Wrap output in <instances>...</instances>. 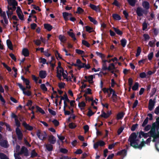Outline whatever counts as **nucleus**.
<instances>
[{
    "instance_id": "nucleus-1",
    "label": "nucleus",
    "mask_w": 159,
    "mask_h": 159,
    "mask_svg": "<svg viewBox=\"0 0 159 159\" xmlns=\"http://www.w3.org/2000/svg\"><path fill=\"white\" fill-rule=\"evenodd\" d=\"M131 146L134 148H139V135L138 133H133L131 134L128 139Z\"/></svg>"
},
{
    "instance_id": "nucleus-2",
    "label": "nucleus",
    "mask_w": 159,
    "mask_h": 159,
    "mask_svg": "<svg viewBox=\"0 0 159 159\" xmlns=\"http://www.w3.org/2000/svg\"><path fill=\"white\" fill-rule=\"evenodd\" d=\"M150 136L153 138L152 140L153 142H156L155 143V147L156 150L159 152V148L157 146V144L159 143V131H157V135H150Z\"/></svg>"
},
{
    "instance_id": "nucleus-3",
    "label": "nucleus",
    "mask_w": 159,
    "mask_h": 159,
    "mask_svg": "<svg viewBox=\"0 0 159 159\" xmlns=\"http://www.w3.org/2000/svg\"><path fill=\"white\" fill-rule=\"evenodd\" d=\"M20 148V147L18 146H16V153H17L18 154H23L25 156L28 155V150L26 148L24 147L22 148L21 151L20 152H19V150Z\"/></svg>"
},
{
    "instance_id": "nucleus-4",
    "label": "nucleus",
    "mask_w": 159,
    "mask_h": 159,
    "mask_svg": "<svg viewBox=\"0 0 159 159\" xmlns=\"http://www.w3.org/2000/svg\"><path fill=\"white\" fill-rule=\"evenodd\" d=\"M157 125L156 123H153L151 126L150 130L148 132V133L150 134V135H157V132H156V129Z\"/></svg>"
},
{
    "instance_id": "nucleus-5",
    "label": "nucleus",
    "mask_w": 159,
    "mask_h": 159,
    "mask_svg": "<svg viewBox=\"0 0 159 159\" xmlns=\"http://www.w3.org/2000/svg\"><path fill=\"white\" fill-rule=\"evenodd\" d=\"M155 98H154L153 100L152 99H151L149 100L148 108L150 111H152L154 107L155 104Z\"/></svg>"
},
{
    "instance_id": "nucleus-6",
    "label": "nucleus",
    "mask_w": 159,
    "mask_h": 159,
    "mask_svg": "<svg viewBox=\"0 0 159 159\" xmlns=\"http://www.w3.org/2000/svg\"><path fill=\"white\" fill-rule=\"evenodd\" d=\"M65 71L61 67H57V76L60 80L61 79V73L63 74Z\"/></svg>"
},
{
    "instance_id": "nucleus-7",
    "label": "nucleus",
    "mask_w": 159,
    "mask_h": 159,
    "mask_svg": "<svg viewBox=\"0 0 159 159\" xmlns=\"http://www.w3.org/2000/svg\"><path fill=\"white\" fill-rule=\"evenodd\" d=\"M16 12L20 19L21 20H23L24 15L22 13L21 9L19 7H17Z\"/></svg>"
},
{
    "instance_id": "nucleus-8",
    "label": "nucleus",
    "mask_w": 159,
    "mask_h": 159,
    "mask_svg": "<svg viewBox=\"0 0 159 159\" xmlns=\"http://www.w3.org/2000/svg\"><path fill=\"white\" fill-rule=\"evenodd\" d=\"M8 10L6 11V12L8 17L10 18L11 15L13 14V12L16 9H14L13 8L9 6H7Z\"/></svg>"
},
{
    "instance_id": "nucleus-9",
    "label": "nucleus",
    "mask_w": 159,
    "mask_h": 159,
    "mask_svg": "<svg viewBox=\"0 0 159 159\" xmlns=\"http://www.w3.org/2000/svg\"><path fill=\"white\" fill-rule=\"evenodd\" d=\"M8 4L9 7L12 6V7L14 9H16V6L17 5V2L15 0H7Z\"/></svg>"
},
{
    "instance_id": "nucleus-10",
    "label": "nucleus",
    "mask_w": 159,
    "mask_h": 159,
    "mask_svg": "<svg viewBox=\"0 0 159 159\" xmlns=\"http://www.w3.org/2000/svg\"><path fill=\"white\" fill-rule=\"evenodd\" d=\"M16 132L18 138L19 139H21L23 137V134L22 131L19 127H17L16 128Z\"/></svg>"
},
{
    "instance_id": "nucleus-11",
    "label": "nucleus",
    "mask_w": 159,
    "mask_h": 159,
    "mask_svg": "<svg viewBox=\"0 0 159 159\" xmlns=\"http://www.w3.org/2000/svg\"><path fill=\"white\" fill-rule=\"evenodd\" d=\"M37 135L39 138L41 140H43L47 136L45 133L41 132L39 131H37Z\"/></svg>"
},
{
    "instance_id": "nucleus-12",
    "label": "nucleus",
    "mask_w": 159,
    "mask_h": 159,
    "mask_svg": "<svg viewBox=\"0 0 159 159\" xmlns=\"http://www.w3.org/2000/svg\"><path fill=\"white\" fill-rule=\"evenodd\" d=\"M105 144V143L102 140H100L94 143L93 145V148L95 149H96L98 146H102Z\"/></svg>"
},
{
    "instance_id": "nucleus-13",
    "label": "nucleus",
    "mask_w": 159,
    "mask_h": 159,
    "mask_svg": "<svg viewBox=\"0 0 159 159\" xmlns=\"http://www.w3.org/2000/svg\"><path fill=\"white\" fill-rule=\"evenodd\" d=\"M151 141V137L148 138L146 141H143L140 143V150L141 149L143 146L145 145V144H148Z\"/></svg>"
},
{
    "instance_id": "nucleus-14",
    "label": "nucleus",
    "mask_w": 159,
    "mask_h": 159,
    "mask_svg": "<svg viewBox=\"0 0 159 159\" xmlns=\"http://www.w3.org/2000/svg\"><path fill=\"white\" fill-rule=\"evenodd\" d=\"M21 79L23 80L24 83L26 85V89H30L31 88L30 86L29 85L30 81L27 79L25 78L23 76L21 77Z\"/></svg>"
},
{
    "instance_id": "nucleus-15",
    "label": "nucleus",
    "mask_w": 159,
    "mask_h": 159,
    "mask_svg": "<svg viewBox=\"0 0 159 159\" xmlns=\"http://www.w3.org/2000/svg\"><path fill=\"white\" fill-rule=\"evenodd\" d=\"M72 65L75 66H77L80 68H81L84 67V63H82L79 59H77L76 61V63L73 64Z\"/></svg>"
},
{
    "instance_id": "nucleus-16",
    "label": "nucleus",
    "mask_w": 159,
    "mask_h": 159,
    "mask_svg": "<svg viewBox=\"0 0 159 159\" xmlns=\"http://www.w3.org/2000/svg\"><path fill=\"white\" fill-rule=\"evenodd\" d=\"M111 114V111H108L107 113L102 111L100 116L105 118H107Z\"/></svg>"
},
{
    "instance_id": "nucleus-17",
    "label": "nucleus",
    "mask_w": 159,
    "mask_h": 159,
    "mask_svg": "<svg viewBox=\"0 0 159 159\" xmlns=\"http://www.w3.org/2000/svg\"><path fill=\"white\" fill-rule=\"evenodd\" d=\"M115 67L114 64L113 63H111L109 64L108 67V70L110 71L111 73H114Z\"/></svg>"
},
{
    "instance_id": "nucleus-18",
    "label": "nucleus",
    "mask_w": 159,
    "mask_h": 159,
    "mask_svg": "<svg viewBox=\"0 0 159 159\" xmlns=\"http://www.w3.org/2000/svg\"><path fill=\"white\" fill-rule=\"evenodd\" d=\"M94 77L95 76L94 75H90L88 77L85 76L84 78L89 83H93V79L94 78Z\"/></svg>"
},
{
    "instance_id": "nucleus-19",
    "label": "nucleus",
    "mask_w": 159,
    "mask_h": 159,
    "mask_svg": "<svg viewBox=\"0 0 159 159\" xmlns=\"http://www.w3.org/2000/svg\"><path fill=\"white\" fill-rule=\"evenodd\" d=\"M22 125L26 129L29 130H31L33 129L32 126L30 125L25 122H23Z\"/></svg>"
},
{
    "instance_id": "nucleus-20",
    "label": "nucleus",
    "mask_w": 159,
    "mask_h": 159,
    "mask_svg": "<svg viewBox=\"0 0 159 159\" xmlns=\"http://www.w3.org/2000/svg\"><path fill=\"white\" fill-rule=\"evenodd\" d=\"M67 73L66 70L63 72L62 74V76L64 79H66L67 81H71V78L70 76H68L67 75Z\"/></svg>"
},
{
    "instance_id": "nucleus-21",
    "label": "nucleus",
    "mask_w": 159,
    "mask_h": 159,
    "mask_svg": "<svg viewBox=\"0 0 159 159\" xmlns=\"http://www.w3.org/2000/svg\"><path fill=\"white\" fill-rule=\"evenodd\" d=\"M148 13V10L143 9L140 7V17L143 16V14L147 15Z\"/></svg>"
},
{
    "instance_id": "nucleus-22",
    "label": "nucleus",
    "mask_w": 159,
    "mask_h": 159,
    "mask_svg": "<svg viewBox=\"0 0 159 159\" xmlns=\"http://www.w3.org/2000/svg\"><path fill=\"white\" fill-rule=\"evenodd\" d=\"M142 5L143 8L146 10H148L150 8V4L148 1L143 2Z\"/></svg>"
},
{
    "instance_id": "nucleus-23",
    "label": "nucleus",
    "mask_w": 159,
    "mask_h": 159,
    "mask_svg": "<svg viewBox=\"0 0 159 159\" xmlns=\"http://www.w3.org/2000/svg\"><path fill=\"white\" fill-rule=\"evenodd\" d=\"M90 7L92 9L97 12L100 11V9L98 6H96L92 4H90Z\"/></svg>"
},
{
    "instance_id": "nucleus-24",
    "label": "nucleus",
    "mask_w": 159,
    "mask_h": 159,
    "mask_svg": "<svg viewBox=\"0 0 159 159\" xmlns=\"http://www.w3.org/2000/svg\"><path fill=\"white\" fill-rule=\"evenodd\" d=\"M47 75V74L46 71L44 70H41L39 72V76L40 77L42 78H44Z\"/></svg>"
},
{
    "instance_id": "nucleus-25",
    "label": "nucleus",
    "mask_w": 159,
    "mask_h": 159,
    "mask_svg": "<svg viewBox=\"0 0 159 159\" xmlns=\"http://www.w3.org/2000/svg\"><path fill=\"white\" fill-rule=\"evenodd\" d=\"M62 14L63 18L65 20H68V16H71L72 15L71 13H67L66 12H63Z\"/></svg>"
},
{
    "instance_id": "nucleus-26",
    "label": "nucleus",
    "mask_w": 159,
    "mask_h": 159,
    "mask_svg": "<svg viewBox=\"0 0 159 159\" xmlns=\"http://www.w3.org/2000/svg\"><path fill=\"white\" fill-rule=\"evenodd\" d=\"M59 39L61 42L62 43H64L66 40V37L65 36L62 34H61L59 35Z\"/></svg>"
},
{
    "instance_id": "nucleus-27",
    "label": "nucleus",
    "mask_w": 159,
    "mask_h": 159,
    "mask_svg": "<svg viewBox=\"0 0 159 159\" xmlns=\"http://www.w3.org/2000/svg\"><path fill=\"white\" fill-rule=\"evenodd\" d=\"M86 106V104L84 102H79L78 104V106L81 110L84 109V108Z\"/></svg>"
},
{
    "instance_id": "nucleus-28",
    "label": "nucleus",
    "mask_w": 159,
    "mask_h": 159,
    "mask_svg": "<svg viewBox=\"0 0 159 159\" xmlns=\"http://www.w3.org/2000/svg\"><path fill=\"white\" fill-rule=\"evenodd\" d=\"M49 142L52 144H54L56 142L55 138L52 135H51L49 136Z\"/></svg>"
},
{
    "instance_id": "nucleus-29",
    "label": "nucleus",
    "mask_w": 159,
    "mask_h": 159,
    "mask_svg": "<svg viewBox=\"0 0 159 159\" xmlns=\"http://www.w3.org/2000/svg\"><path fill=\"white\" fill-rule=\"evenodd\" d=\"M1 13V16L3 18L4 20V21L6 23H7V16L5 12V11H1L0 12Z\"/></svg>"
},
{
    "instance_id": "nucleus-30",
    "label": "nucleus",
    "mask_w": 159,
    "mask_h": 159,
    "mask_svg": "<svg viewBox=\"0 0 159 159\" xmlns=\"http://www.w3.org/2000/svg\"><path fill=\"white\" fill-rule=\"evenodd\" d=\"M44 28L49 31L51 30L52 28V26L50 24H45L44 25Z\"/></svg>"
},
{
    "instance_id": "nucleus-31",
    "label": "nucleus",
    "mask_w": 159,
    "mask_h": 159,
    "mask_svg": "<svg viewBox=\"0 0 159 159\" xmlns=\"http://www.w3.org/2000/svg\"><path fill=\"white\" fill-rule=\"evenodd\" d=\"M1 145L4 147L7 148L8 147V145L7 143V141L6 140H3L0 143Z\"/></svg>"
},
{
    "instance_id": "nucleus-32",
    "label": "nucleus",
    "mask_w": 159,
    "mask_h": 159,
    "mask_svg": "<svg viewBox=\"0 0 159 159\" xmlns=\"http://www.w3.org/2000/svg\"><path fill=\"white\" fill-rule=\"evenodd\" d=\"M7 44L8 48L11 50L13 49V47L11 42L9 40H7Z\"/></svg>"
},
{
    "instance_id": "nucleus-33",
    "label": "nucleus",
    "mask_w": 159,
    "mask_h": 159,
    "mask_svg": "<svg viewBox=\"0 0 159 159\" xmlns=\"http://www.w3.org/2000/svg\"><path fill=\"white\" fill-rule=\"evenodd\" d=\"M67 33L73 39V40H76L75 34L74 33H73L72 32L68 31Z\"/></svg>"
},
{
    "instance_id": "nucleus-34",
    "label": "nucleus",
    "mask_w": 159,
    "mask_h": 159,
    "mask_svg": "<svg viewBox=\"0 0 159 159\" xmlns=\"http://www.w3.org/2000/svg\"><path fill=\"white\" fill-rule=\"evenodd\" d=\"M22 53L25 56H28L29 54V51L27 49L24 48L22 50Z\"/></svg>"
},
{
    "instance_id": "nucleus-35",
    "label": "nucleus",
    "mask_w": 159,
    "mask_h": 159,
    "mask_svg": "<svg viewBox=\"0 0 159 159\" xmlns=\"http://www.w3.org/2000/svg\"><path fill=\"white\" fill-rule=\"evenodd\" d=\"M112 16L114 19L116 20H119L121 19L120 16L117 14H113Z\"/></svg>"
},
{
    "instance_id": "nucleus-36",
    "label": "nucleus",
    "mask_w": 159,
    "mask_h": 159,
    "mask_svg": "<svg viewBox=\"0 0 159 159\" xmlns=\"http://www.w3.org/2000/svg\"><path fill=\"white\" fill-rule=\"evenodd\" d=\"M111 94H112L111 98L112 99L113 101L114 102H115L117 100V96L116 95L114 91V92H113Z\"/></svg>"
},
{
    "instance_id": "nucleus-37",
    "label": "nucleus",
    "mask_w": 159,
    "mask_h": 159,
    "mask_svg": "<svg viewBox=\"0 0 159 159\" xmlns=\"http://www.w3.org/2000/svg\"><path fill=\"white\" fill-rule=\"evenodd\" d=\"M128 1L130 5L134 6L137 0H128Z\"/></svg>"
},
{
    "instance_id": "nucleus-38",
    "label": "nucleus",
    "mask_w": 159,
    "mask_h": 159,
    "mask_svg": "<svg viewBox=\"0 0 159 159\" xmlns=\"http://www.w3.org/2000/svg\"><path fill=\"white\" fill-rule=\"evenodd\" d=\"M141 134L142 135L144 138H146L149 136L148 133H144L143 132L141 131H140V139L141 138L140 135Z\"/></svg>"
},
{
    "instance_id": "nucleus-39",
    "label": "nucleus",
    "mask_w": 159,
    "mask_h": 159,
    "mask_svg": "<svg viewBox=\"0 0 159 159\" xmlns=\"http://www.w3.org/2000/svg\"><path fill=\"white\" fill-rule=\"evenodd\" d=\"M124 116V113L123 112H120L118 113L117 116V120L121 119Z\"/></svg>"
},
{
    "instance_id": "nucleus-40",
    "label": "nucleus",
    "mask_w": 159,
    "mask_h": 159,
    "mask_svg": "<svg viewBox=\"0 0 159 159\" xmlns=\"http://www.w3.org/2000/svg\"><path fill=\"white\" fill-rule=\"evenodd\" d=\"M22 91L24 94L27 96H30L31 94L30 91L29 90H26V89Z\"/></svg>"
},
{
    "instance_id": "nucleus-41",
    "label": "nucleus",
    "mask_w": 159,
    "mask_h": 159,
    "mask_svg": "<svg viewBox=\"0 0 159 159\" xmlns=\"http://www.w3.org/2000/svg\"><path fill=\"white\" fill-rule=\"evenodd\" d=\"M35 108L37 110V111H39L42 114H44L45 113L44 111L41 108L39 107L38 106H36Z\"/></svg>"
},
{
    "instance_id": "nucleus-42",
    "label": "nucleus",
    "mask_w": 159,
    "mask_h": 159,
    "mask_svg": "<svg viewBox=\"0 0 159 159\" xmlns=\"http://www.w3.org/2000/svg\"><path fill=\"white\" fill-rule=\"evenodd\" d=\"M88 18L90 20L93 22L94 24L96 25L98 24L97 21L93 18L89 16L88 17Z\"/></svg>"
},
{
    "instance_id": "nucleus-43",
    "label": "nucleus",
    "mask_w": 159,
    "mask_h": 159,
    "mask_svg": "<svg viewBox=\"0 0 159 159\" xmlns=\"http://www.w3.org/2000/svg\"><path fill=\"white\" fill-rule=\"evenodd\" d=\"M47 149L48 151H52V146L50 144H48L46 145Z\"/></svg>"
},
{
    "instance_id": "nucleus-44",
    "label": "nucleus",
    "mask_w": 159,
    "mask_h": 159,
    "mask_svg": "<svg viewBox=\"0 0 159 159\" xmlns=\"http://www.w3.org/2000/svg\"><path fill=\"white\" fill-rule=\"evenodd\" d=\"M113 29L115 31L118 35H121L122 34V32L119 29L116 28H113Z\"/></svg>"
},
{
    "instance_id": "nucleus-45",
    "label": "nucleus",
    "mask_w": 159,
    "mask_h": 159,
    "mask_svg": "<svg viewBox=\"0 0 159 159\" xmlns=\"http://www.w3.org/2000/svg\"><path fill=\"white\" fill-rule=\"evenodd\" d=\"M127 154L126 151L125 150H123L118 153L117 155H122L123 156H125Z\"/></svg>"
},
{
    "instance_id": "nucleus-46",
    "label": "nucleus",
    "mask_w": 159,
    "mask_h": 159,
    "mask_svg": "<svg viewBox=\"0 0 159 159\" xmlns=\"http://www.w3.org/2000/svg\"><path fill=\"white\" fill-rule=\"evenodd\" d=\"M41 89L44 91H46L47 90V89L45 85L44 84H42L40 85Z\"/></svg>"
},
{
    "instance_id": "nucleus-47",
    "label": "nucleus",
    "mask_w": 159,
    "mask_h": 159,
    "mask_svg": "<svg viewBox=\"0 0 159 159\" xmlns=\"http://www.w3.org/2000/svg\"><path fill=\"white\" fill-rule=\"evenodd\" d=\"M121 44L123 47H125L126 43V40L125 39H123L120 41Z\"/></svg>"
},
{
    "instance_id": "nucleus-48",
    "label": "nucleus",
    "mask_w": 159,
    "mask_h": 159,
    "mask_svg": "<svg viewBox=\"0 0 159 159\" xmlns=\"http://www.w3.org/2000/svg\"><path fill=\"white\" fill-rule=\"evenodd\" d=\"M155 123H156V128L157 131L159 129V117L156 119V121Z\"/></svg>"
},
{
    "instance_id": "nucleus-49",
    "label": "nucleus",
    "mask_w": 159,
    "mask_h": 159,
    "mask_svg": "<svg viewBox=\"0 0 159 159\" xmlns=\"http://www.w3.org/2000/svg\"><path fill=\"white\" fill-rule=\"evenodd\" d=\"M138 125H139L137 124L133 125L132 126L131 129L133 131L135 130L138 127Z\"/></svg>"
},
{
    "instance_id": "nucleus-50",
    "label": "nucleus",
    "mask_w": 159,
    "mask_h": 159,
    "mask_svg": "<svg viewBox=\"0 0 159 159\" xmlns=\"http://www.w3.org/2000/svg\"><path fill=\"white\" fill-rule=\"evenodd\" d=\"M143 37L145 41L148 40L150 38V36L148 34H144L143 35Z\"/></svg>"
},
{
    "instance_id": "nucleus-51",
    "label": "nucleus",
    "mask_w": 159,
    "mask_h": 159,
    "mask_svg": "<svg viewBox=\"0 0 159 159\" xmlns=\"http://www.w3.org/2000/svg\"><path fill=\"white\" fill-rule=\"evenodd\" d=\"M153 56V53L152 52H150L148 55V59L149 61H151L152 59Z\"/></svg>"
},
{
    "instance_id": "nucleus-52",
    "label": "nucleus",
    "mask_w": 159,
    "mask_h": 159,
    "mask_svg": "<svg viewBox=\"0 0 159 159\" xmlns=\"http://www.w3.org/2000/svg\"><path fill=\"white\" fill-rule=\"evenodd\" d=\"M86 31L89 32V33H90L93 30V29L91 27L87 26L85 27Z\"/></svg>"
},
{
    "instance_id": "nucleus-53",
    "label": "nucleus",
    "mask_w": 159,
    "mask_h": 159,
    "mask_svg": "<svg viewBox=\"0 0 159 159\" xmlns=\"http://www.w3.org/2000/svg\"><path fill=\"white\" fill-rule=\"evenodd\" d=\"M142 26L143 30H146L147 28L148 25L147 23L145 22L143 24Z\"/></svg>"
},
{
    "instance_id": "nucleus-54",
    "label": "nucleus",
    "mask_w": 159,
    "mask_h": 159,
    "mask_svg": "<svg viewBox=\"0 0 159 159\" xmlns=\"http://www.w3.org/2000/svg\"><path fill=\"white\" fill-rule=\"evenodd\" d=\"M0 158L1 159H8V158L4 154H0Z\"/></svg>"
},
{
    "instance_id": "nucleus-55",
    "label": "nucleus",
    "mask_w": 159,
    "mask_h": 159,
    "mask_svg": "<svg viewBox=\"0 0 159 159\" xmlns=\"http://www.w3.org/2000/svg\"><path fill=\"white\" fill-rule=\"evenodd\" d=\"M151 125H148L145 127L144 130L146 131H147L151 129Z\"/></svg>"
},
{
    "instance_id": "nucleus-56",
    "label": "nucleus",
    "mask_w": 159,
    "mask_h": 159,
    "mask_svg": "<svg viewBox=\"0 0 159 159\" xmlns=\"http://www.w3.org/2000/svg\"><path fill=\"white\" fill-rule=\"evenodd\" d=\"M40 63H42L43 64H45L46 62V60L43 58H40L39 59Z\"/></svg>"
},
{
    "instance_id": "nucleus-57",
    "label": "nucleus",
    "mask_w": 159,
    "mask_h": 159,
    "mask_svg": "<svg viewBox=\"0 0 159 159\" xmlns=\"http://www.w3.org/2000/svg\"><path fill=\"white\" fill-rule=\"evenodd\" d=\"M138 86H139L138 83H135L132 87L133 90H136L138 89Z\"/></svg>"
},
{
    "instance_id": "nucleus-58",
    "label": "nucleus",
    "mask_w": 159,
    "mask_h": 159,
    "mask_svg": "<svg viewBox=\"0 0 159 159\" xmlns=\"http://www.w3.org/2000/svg\"><path fill=\"white\" fill-rule=\"evenodd\" d=\"M155 42L153 40L150 41L148 43V45L151 47L155 46Z\"/></svg>"
},
{
    "instance_id": "nucleus-59",
    "label": "nucleus",
    "mask_w": 159,
    "mask_h": 159,
    "mask_svg": "<svg viewBox=\"0 0 159 159\" xmlns=\"http://www.w3.org/2000/svg\"><path fill=\"white\" fill-rule=\"evenodd\" d=\"M148 118L147 117L144 120L142 125V126L143 127H144L148 123Z\"/></svg>"
},
{
    "instance_id": "nucleus-60",
    "label": "nucleus",
    "mask_w": 159,
    "mask_h": 159,
    "mask_svg": "<svg viewBox=\"0 0 159 159\" xmlns=\"http://www.w3.org/2000/svg\"><path fill=\"white\" fill-rule=\"evenodd\" d=\"M118 143V142H116L111 144L109 145L108 146V148L109 149H112Z\"/></svg>"
},
{
    "instance_id": "nucleus-61",
    "label": "nucleus",
    "mask_w": 159,
    "mask_h": 159,
    "mask_svg": "<svg viewBox=\"0 0 159 159\" xmlns=\"http://www.w3.org/2000/svg\"><path fill=\"white\" fill-rule=\"evenodd\" d=\"M52 122L53 123L55 126H57L59 124L58 121L56 120H53L52 121Z\"/></svg>"
},
{
    "instance_id": "nucleus-62",
    "label": "nucleus",
    "mask_w": 159,
    "mask_h": 159,
    "mask_svg": "<svg viewBox=\"0 0 159 159\" xmlns=\"http://www.w3.org/2000/svg\"><path fill=\"white\" fill-rule=\"evenodd\" d=\"M55 55L57 58L58 59H61L62 58L61 55L57 52H56Z\"/></svg>"
},
{
    "instance_id": "nucleus-63",
    "label": "nucleus",
    "mask_w": 159,
    "mask_h": 159,
    "mask_svg": "<svg viewBox=\"0 0 159 159\" xmlns=\"http://www.w3.org/2000/svg\"><path fill=\"white\" fill-rule=\"evenodd\" d=\"M69 127L71 129H73L75 128L76 125L74 123H71L69 124Z\"/></svg>"
},
{
    "instance_id": "nucleus-64",
    "label": "nucleus",
    "mask_w": 159,
    "mask_h": 159,
    "mask_svg": "<svg viewBox=\"0 0 159 159\" xmlns=\"http://www.w3.org/2000/svg\"><path fill=\"white\" fill-rule=\"evenodd\" d=\"M154 113L157 115L159 114V105L155 108Z\"/></svg>"
}]
</instances>
